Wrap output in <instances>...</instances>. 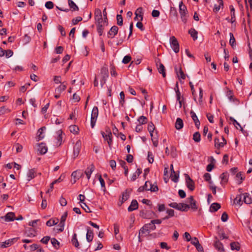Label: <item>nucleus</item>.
I'll return each mask as SVG.
<instances>
[{"instance_id": "nucleus-1", "label": "nucleus", "mask_w": 252, "mask_h": 252, "mask_svg": "<svg viewBox=\"0 0 252 252\" xmlns=\"http://www.w3.org/2000/svg\"><path fill=\"white\" fill-rule=\"evenodd\" d=\"M156 229L155 225L153 224L151 222L149 223L145 224L139 230V241H141L140 234L147 233L149 234L151 230H154Z\"/></svg>"}, {"instance_id": "nucleus-2", "label": "nucleus", "mask_w": 252, "mask_h": 252, "mask_svg": "<svg viewBox=\"0 0 252 252\" xmlns=\"http://www.w3.org/2000/svg\"><path fill=\"white\" fill-rule=\"evenodd\" d=\"M98 115V110L96 106L94 107L92 110L91 119V126L93 128L95 124Z\"/></svg>"}, {"instance_id": "nucleus-3", "label": "nucleus", "mask_w": 252, "mask_h": 252, "mask_svg": "<svg viewBox=\"0 0 252 252\" xmlns=\"http://www.w3.org/2000/svg\"><path fill=\"white\" fill-rule=\"evenodd\" d=\"M170 43L171 45V47L173 50V51L177 53L179 52V44L176 38L172 36L170 38Z\"/></svg>"}, {"instance_id": "nucleus-4", "label": "nucleus", "mask_w": 252, "mask_h": 252, "mask_svg": "<svg viewBox=\"0 0 252 252\" xmlns=\"http://www.w3.org/2000/svg\"><path fill=\"white\" fill-rule=\"evenodd\" d=\"M188 202L189 203L190 208L194 211H195L198 209V206L196 200H194L193 196H190L187 198Z\"/></svg>"}, {"instance_id": "nucleus-5", "label": "nucleus", "mask_w": 252, "mask_h": 252, "mask_svg": "<svg viewBox=\"0 0 252 252\" xmlns=\"http://www.w3.org/2000/svg\"><path fill=\"white\" fill-rule=\"evenodd\" d=\"M101 74L102 75V80L100 81L101 85L102 86L105 83V82L108 77V70L106 67H103L101 69Z\"/></svg>"}, {"instance_id": "nucleus-6", "label": "nucleus", "mask_w": 252, "mask_h": 252, "mask_svg": "<svg viewBox=\"0 0 252 252\" xmlns=\"http://www.w3.org/2000/svg\"><path fill=\"white\" fill-rule=\"evenodd\" d=\"M175 70L179 79H185L186 75L184 74L183 71L182 69V67L180 64L178 65H176L175 66Z\"/></svg>"}, {"instance_id": "nucleus-7", "label": "nucleus", "mask_w": 252, "mask_h": 252, "mask_svg": "<svg viewBox=\"0 0 252 252\" xmlns=\"http://www.w3.org/2000/svg\"><path fill=\"white\" fill-rule=\"evenodd\" d=\"M119 28L116 26H113L111 27V28L109 31L107 36L108 38H114L116 35L117 34L118 32Z\"/></svg>"}, {"instance_id": "nucleus-8", "label": "nucleus", "mask_w": 252, "mask_h": 252, "mask_svg": "<svg viewBox=\"0 0 252 252\" xmlns=\"http://www.w3.org/2000/svg\"><path fill=\"white\" fill-rule=\"evenodd\" d=\"M37 145L38 147L37 151L39 152V154L44 155L47 153L48 148L44 143L41 142Z\"/></svg>"}, {"instance_id": "nucleus-9", "label": "nucleus", "mask_w": 252, "mask_h": 252, "mask_svg": "<svg viewBox=\"0 0 252 252\" xmlns=\"http://www.w3.org/2000/svg\"><path fill=\"white\" fill-rule=\"evenodd\" d=\"M186 184L188 188L192 191L194 189V183L188 174H186Z\"/></svg>"}, {"instance_id": "nucleus-10", "label": "nucleus", "mask_w": 252, "mask_h": 252, "mask_svg": "<svg viewBox=\"0 0 252 252\" xmlns=\"http://www.w3.org/2000/svg\"><path fill=\"white\" fill-rule=\"evenodd\" d=\"M81 143L80 140L77 141L73 148V156L74 158L77 157L80 151Z\"/></svg>"}, {"instance_id": "nucleus-11", "label": "nucleus", "mask_w": 252, "mask_h": 252, "mask_svg": "<svg viewBox=\"0 0 252 252\" xmlns=\"http://www.w3.org/2000/svg\"><path fill=\"white\" fill-rule=\"evenodd\" d=\"M101 134L103 137L104 140L107 141L110 148L111 147L112 143V135L106 134L104 131H101Z\"/></svg>"}, {"instance_id": "nucleus-12", "label": "nucleus", "mask_w": 252, "mask_h": 252, "mask_svg": "<svg viewBox=\"0 0 252 252\" xmlns=\"http://www.w3.org/2000/svg\"><path fill=\"white\" fill-rule=\"evenodd\" d=\"M190 116L193 121L195 126L198 129L200 125V121H199L196 114L192 110L190 112Z\"/></svg>"}, {"instance_id": "nucleus-13", "label": "nucleus", "mask_w": 252, "mask_h": 252, "mask_svg": "<svg viewBox=\"0 0 252 252\" xmlns=\"http://www.w3.org/2000/svg\"><path fill=\"white\" fill-rule=\"evenodd\" d=\"M95 167L94 164H91L90 166L88 167L85 171V174L88 180L91 178V174L94 170Z\"/></svg>"}, {"instance_id": "nucleus-14", "label": "nucleus", "mask_w": 252, "mask_h": 252, "mask_svg": "<svg viewBox=\"0 0 252 252\" xmlns=\"http://www.w3.org/2000/svg\"><path fill=\"white\" fill-rule=\"evenodd\" d=\"M159 62V66L158 67V72L162 74L163 77H166V73L165 71V67L162 63L159 62V61L156 62L157 65L158 66V63Z\"/></svg>"}, {"instance_id": "nucleus-15", "label": "nucleus", "mask_w": 252, "mask_h": 252, "mask_svg": "<svg viewBox=\"0 0 252 252\" xmlns=\"http://www.w3.org/2000/svg\"><path fill=\"white\" fill-rule=\"evenodd\" d=\"M94 238V233L93 230H91L89 227H87V232L86 234V239L88 242L93 241Z\"/></svg>"}, {"instance_id": "nucleus-16", "label": "nucleus", "mask_w": 252, "mask_h": 252, "mask_svg": "<svg viewBox=\"0 0 252 252\" xmlns=\"http://www.w3.org/2000/svg\"><path fill=\"white\" fill-rule=\"evenodd\" d=\"M138 207V203L136 200L133 199L132 200L130 206L128 208L129 212L133 211L136 210Z\"/></svg>"}, {"instance_id": "nucleus-17", "label": "nucleus", "mask_w": 252, "mask_h": 252, "mask_svg": "<svg viewBox=\"0 0 252 252\" xmlns=\"http://www.w3.org/2000/svg\"><path fill=\"white\" fill-rule=\"evenodd\" d=\"M143 8L142 7L138 8L135 13V17L134 18L135 20H138V17L140 18V20L142 21L143 20V13H142Z\"/></svg>"}, {"instance_id": "nucleus-18", "label": "nucleus", "mask_w": 252, "mask_h": 252, "mask_svg": "<svg viewBox=\"0 0 252 252\" xmlns=\"http://www.w3.org/2000/svg\"><path fill=\"white\" fill-rule=\"evenodd\" d=\"M36 175V171L34 168L30 169L27 173L28 180L30 181L33 179Z\"/></svg>"}, {"instance_id": "nucleus-19", "label": "nucleus", "mask_w": 252, "mask_h": 252, "mask_svg": "<svg viewBox=\"0 0 252 252\" xmlns=\"http://www.w3.org/2000/svg\"><path fill=\"white\" fill-rule=\"evenodd\" d=\"M132 190L131 189H126L125 192L123 193L122 202H124L127 200L129 197V194L131 193Z\"/></svg>"}, {"instance_id": "nucleus-20", "label": "nucleus", "mask_w": 252, "mask_h": 252, "mask_svg": "<svg viewBox=\"0 0 252 252\" xmlns=\"http://www.w3.org/2000/svg\"><path fill=\"white\" fill-rule=\"evenodd\" d=\"M187 9L186 6L183 4V1L179 3V12L181 15H186Z\"/></svg>"}, {"instance_id": "nucleus-21", "label": "nucleus", "mask_w": 252, "mask_h": 252, "mask_svg": "<svg viewBox=\"0 0 252 252\" xmlns=\"http://www.w3.org/2000/svg\"><path fill=\"white\" fill-rule=\"evenodd\" d=\"M183 126H184V123H183V120L181 118H178L176 119V122L175 124V128L178 130H180L183 128Z\"/></svg>"}, {"instance_id": "nucleus-22", "label": "nucleus", "mask_w": 252, "mask_h": 252, "mask_svg": "<svg viewBox=\"0 0 252 252\" xmlns=\"http://www.w3.org/2000/svg\"><path fill=\"white\" fill-rule=\"evenodd\" d=\"M220 204L218 203H213L210 206V211L211 212H215L220 208Z\"/></svg>"}, {"instance_id": "nucleus-23", "label": "nucleus", "mask_w": 252, "mask_h": 252, "mask_svg": "<svg viewBox=\"0 0 252 252\" xmlns=\"http://www.w3.org/2000/svg\"><path fill=\"white\" fill-rule=\"evenodd\" d=\"M228 173L227 172L222 173L220 176V178L221 179V183H227L228 180Z\"/></svg>"}, {"instance_id": "nucleus-24", "label": "nucleus", "mask_w": 252, "mask_h": 252, "mask_svg": "<svg viewBox=\"0 0 252 252\" xmlns=\"http://www.w3.org/2000/svg\"><path fill=\"white\" fill-rule=\"evenodd\" d=\"M6 221H13L15 220V214L13 212H8L5 216Z\"/></svg>"}, {"instance_id": "nucleus-25", "label": "nucleus", "mask_w": 252, "mask_h": 252, "mask_svg": "<svg viewBox=\"0 0 252 252\" xmlns=\"http://www.w3.org/2000/svg\"><path fill=\"white\" fill-rule=\"evenodd\" d=\"M72 244L76 248H79V244L77 238V234L74 233L71 240Z\"/></svg>"}, {"instance_id": "nucleus-26", "label": "nucleus", "mask_w": 252, "mask_h": 252, "mask_svg": "<svg viewBox=\"0 0 252 252\" xmlns=\"http://www.w3.org/2000/svg\"><path fill=\"white\" fill-rule=\"evenodd\" d=\"M95 21L96 22V25H105L107 22V20L105 19L104 18L103 19L102 16L100 18H97L95 19Z\"/></svg>"}, {"instance_id": "nucleus-27", "label": "nucleus", "mask_w": 252, "mask_h": 252, "mask_svg": "<svg viewBox=\"0 0 252 252\" xmlns=\"http://www.w3.org/2000/svg\"><path fill=\"white\" fill-rule=\"evenodd\" d=\"M244 196V202L247 204H250L252 203V200L249 194L245 193L242 194Z\"/></svg>"}, {"instance_id": "nucleus-28", "label": "nucleus", "mask_w": 252, "mask_h": 252, "mask_svg": "<svg viewBox=\"0 0 252 252\" xmlns=\"http://www.w3.org/2000/svg\"><path fill=\"white\" fill-rule=\"evenodd\" d=\"M230 40L229 44L231 45L232 48H234L236 46V40L232 32L229 33Z\"/></svg>"}, {"instance_id": "nucleus-29", "label": "nucleus", "mask_w": 252, "mask_h": 252, "mask_svg": "<svg viewBox=\"0 0 252 252\" xmlns=\"http://www.w3.org/2000/svg\"><path fill=\"white\" fill-rule=\"evenodd\" d=\"M25 232L28 237H32L36 236L35 230L32 228H29L28 229H27Z\"/></svg>"}, {"instance_id": "nucleus-30", "label": "nucleus", "mask_w": 252, "mask_h": 252, "mask_svg": "<svg viewBox=\"0 0 252 252\" xmlns=\"http://www.w3.org/2000/svg\"><path fill=\"white\" fill-rule=\"evenodd\" d=\"M45 129H46V127L45 126H43L38 129L37 136L38 141H39L44 138V136L42 134V133Z\"/></svg>"}, {"instance_id": "nucleus-31", "label": "nucleus", "mask_w": 252, "mask_h": 252, "mask_svg": "<svg viewBox=\"0 0 252 252\" xmlns=\"http://www.w3.org/2000/svg\"><path fill=\"white\" fill-rule=\"evenodd\" d=\"M227 89L228 90L227 92H226V96L229 99L230 101H238V100L236 98H234L233 97V93L232 91L228 90V89L227 88Z\"/></svg>"}, {"instance_id": "nucleus-32", "label": "nucleus", "mask_w": 252, "mask_h": 252, "mask_svg": "<svg viewBox=\"0 0 252 252\" xmlns=\"http://www.w3.org/2000/svg\"><path fill=\"white\" fill-rule=\"evenodd\" d=\"M69 128L70 131L75 134H78L79 131V127L76 125H71Z\"/></svg>"}, {"instance_id": "nucleus-33", "label": "nucleus", "mask_w": 252, "mask_h": 252, "mask_svg": "<svg viewBox=\"0 0 252 252\" xmlns=\"http://www.w3.org/2000/svg\"><path fill=\"white\" fill-rule=\"evenodd\" d=\"M189 34L192 37L193 40H195L197 39V32L194 29H191L189 31Z\"/></svg>"}, {"instance_id": "nucleus-34", "label": "nucleus", "mask_w": 252, "mask_h": 252, "mask_svg": "<svg viewBox=\"0 0 252 252\" xmlns=\"http://www.w3.org/2000/svg\"><path fill=\"white\" fill-rule=\"evenodd\" d=\"M235 178H236V180L238 181L239 185H240L241 184H242V183L245 179V177H243V176L242 175V173L241 172H239V173H238L236 175Z\"/></svg>"}, {"instance_id": "nucleus-35", "label": "nucleus", "mask_w": 252, "mask_h": 252, "mask_svg": "<svg viewBox=\"0 0 252 252\" xmlns=\"http://www.w3.org/2000/svg\"><path fill=\"white\" fill-rule=\"evenodd\" d=\"M119 38L118 39L117 43V46H119L123 43V42L126 38V33H124V34H122L121 33V32H120L119 33Z\"/></svg>"}, {"instance_id": "nucleus-36", "label": "nucleus", "mask_w": 252, "mask_h": 252, "mask_svg": "<svg viewBox=\"0 0 252 252\" xmlns=\"http://www.w3.org/2000/svg\"><path fill=\"white\" fill-rule=\"evenodd\" d=\"M214 246L216 249L220 252H223L224 251L223 245L219 241H217L215 243Z\"/></svg>"}, {"instance_id": "nucleus-37", "label": "nucleus", "mask_w": 252, "mask_h": 252, "mask_svg": "<svg viewBox=\"0 0 252 252\" xmlns=\"http://www.w3.org/2000/svg\"><path fill=\"white\" fill-rule=\"evenodd\" d=\"M242 194H239L236 196L234 200V203L236 204H238L239 206L242 205L243 201L242 200Z\"/></svg>"}, {"instance_id": "nucleus-38", "label": "nucleus", "mask_w": 252, "mask_h": 252, "mask_svg": "<svg viewBox=\"0 0 252 252\" xmlns=\"http://www.w3.org/2000/svg\"><path fill=\"white\" fill-rule=\"evenodd\" d=\"M68 2L70 8L72 9L73 11H78V7L72 0H68Z\"/></svg>"}, {"instance_id": "nucleus-39", "label": "nucleus", "mask_w": 252, "mask_h": 252, "mask_svg": "<svg viewBox=\"0 0 252 252\" xmlns=\"http://www.w3.org/2000/svg\"><path fill=\"white\" fill-rule=\"evenodd\" d=\"M230 247L232 250L239 251L240 249V246L239 243L233 242L231 243Z\"/></svg>"}, {"instance_id": "nucleus-40", "label": "nucleus", "mask_w": 252, "mask_h": 252, "mask_svg": "<svg viewBox=\"0 0 252 252\" xmlns=\"http://www.w3.org/2000/svg\"><path fill=\"white\" fill-rule=\"evenodd\" d=\"M142 172V171L139 168H138L136 171H135V172H134L131 178V181H134L140 175V174Z\"/></svg>"}, {"instance_id": "nucleus-41", "label": "nucleus", "mask_w": 252, "mask_h": 252, "mask_svg": "<svg viewBox=\"0 0 252 252\" xmlns=\"http://www.w3.org/2000/svg\"><path fill=\"white\" fill-rule=\"evenodd\" d=\"M66 85L63 84V83L62 84L60 85L58 88L56 89L55 92L56 93H59L60 94L63 91H64L66 89Z\"/></svg>"}, {"instance_id": "nucleus-42", "label": "nucleus", "mask_w": 252, "mask_h": 252, "mask_svg": "<svg viewBox=\"0 0 252 252\" xmlns=\"http://www.w3.org/2000/svg\"><path fill=\"white\" fill-rule=\"evenodd\" d=\"M137 121L141 125L146 124L148 122L147 118L144 116L139 117Z\"/></svg>"}, {"instance_id": "nucleus-43", "label": "nucleus", "mask_w": 252, "mask_h": 252, "mask_svg": "<svg viewBox=\"0 0 252 252\" xmlns=\"http://www.w3.org/2000/svg\"><path fill=\"white\" fill-rule=\"evenodd\" d=\"M229 119L231 122H233L234 126H235V127L237 129H238V128L237 127V126H238L240 127L241 130L243 131V127L241 126L240 124L235 119H234L233 117H230Z\"/></svg>"}, {"instance_id": "nucleus-44", "label": "nucleus", "mask_w": 252, "mask_h": 252, "mask_svg": "<svg viewBox=\"0 0 252 252\" xmlns=\"http://www.w3.org/2000/svg\"><path fill=\"white\" fill-rule=\"evenodd\" d=\"M51 242L53 247L56 249H59L60 247V242L55 238L51 239Z\"/></svg>"}, {"instance_id": "nucleus-45", "label": "nucleus", "mask_w": 252, "mask_h": 252, "mask_svg": "<svg viewBox=\"0 0 252 252\" xmlns=\"http://www.w3.org/2000/svg\"><path fill=\"white\" fill-rule=\"evenodd\" d=\"M58 219H50L46 222V225L48 226H52L53 225L57 224L58 222Z\"/></svg>"}, {"instance_id": "nucleus-46", "label": "nucleus", "mask_w": 252, "mask_h": 252, "mask_svg": "<svg viewBox=\"0 0 252 252\" xmlns=\"http://www.w3.org/2000/svg\"><path fill=\"white\" fill-rule=\"evenodd\" d=\"M200 137H201V135H200V133L199 132H195L193 134V140L195 142H199L200 141Z\"/></svg>"}, {"instance_id": "nucleus-47", "label": "nucleus", "mask_w": 252, "mask_h": 252, "mask_svg": "<svg viewBox=\"0 0 252 252\" xmlns=\"http://www.w3.org/2000/svg\"><path fill=\"white\" fill-rule=\"evenodd\" d=\"M158 190V188L156 184H152L151 183H150V187L149 190L152 192H157Z\"/></svg>"}, {"instance_id": "nucleus-48", "label": "nucleus", "mask_w": 252, "mask_h": 252, "mask_svg": "<svg viewBox=\"0 0 252 252\" xmlns=\"http://www.w3.org/2000/svg\"><path fill=\"white\" fill-rule=\"evenodd\" d=\"M218 2L219 3V5H217V4H215L214 6V11L216 12L219 11L220 7L223 6V5L222 0H218Z\"/></svg>"}, {"instance_id": "nucleus-49", "label": "nucleus", "mask_w": 252, "mask_h": 252, "mask_svg": "<svg viewBox=\"0 0 252 252\" xmlns=\"http://www.w3.org/2000/svg\"><path fill=\"white\" fill-rule=\"evenodd\" d=\"M12 245L11 243V241L10 239L7 240L5 241L2 243L1 245V247L2 248H5L8 247Z\"/></svg>"}, {"instance_id": "nucleus-50", "label": "nucleus", "mask_w": 252, "mask_h": 252, "mask_svg": "<svg viewBox=\"0 0 252 252\" xmlns=\"http://www.w3.org/2000/svg\"><path fill=\"white\" fill-rule=\"evenodd\" d=\"M215 146L216 148L219 149L220 148L223 147V144L221 142H220V140L218 138H215Z\"/></svg>"}, {"instance_id": "nucleus-51", "label": "nucleus", "mask_w": 252, "mask_h": 252, "mask_svg": "<svg viewBox=\"0 0 252 252\" xmlns=\"http://www.w3.org/2000/svg\"><path fill=\"white\" fill-rule=\"evenodd\" d=\"M62 133H63V131L62 130H59L58 131H57V133L58 134V137H57V139L58 142L59 143L60 145L61 144V143L62 141V139H63Z\"/></svg>"}, {"instance_id": "nucleus-52", "label": "nucleus", "mask_w": 252, "mask_h": 252, "mask_svg": "<svg viewBox=\"0 0 252 252\" xmlns=\"http://www.w3.org/2000/svg\"><path fill=\"white\" fill-rule=\"evenodd\" d=\"M10 112V110L4 106L0 108V115H3Z\"/></svg>"}, {"instance_id": "nucleus-53", "label": "nucleus", "mask_w": 252, "mask_h": 252, "mask_svg": "<svg viewBox=\"0 0 252 252\" xmlns=\"http://www.w3.org/2000/svg\"><path fill=\"white\" fill-rule=\"evenodd\" d=\"M102 12L100 9L99 8L95 9L94 11V19L97 18H100L102 17Z\"/></svg>"}, {"instance_id": "nucleus-54", "label": "nucleus", "mask_w": 252, "mask_h": 252, "mask_svg": "<svg viewBox=\"0 0 252 252\" xmlns=\"http://www.w3.org/2000/svg\"><path fill=\"white\" fill-rule=\"evenodd\" d=\"M104 26L102 25H97V31L100 36L102 35Z\"/></svg>"}, {"instance_id": "nucleus-55", "label": "nucleus", "mask_w": 252, "mask_h": 252, "mask_svg": "<svg viewBox=\"0 0 252 252\" xmlns=\"http://www.w3.org/2000/svg\"><path fill=\"white\" fill-rule=\"evenodd\" d=\"M117 24L119 26H122L123 24V17L121 15L118 14L117 15Z\"/></svg>"}, {"instance_id": "nucleus-56", "label": "nucleus", "mask_w": 252, "mask_h": 252, "mask_svg": "<svg viewBox=\"0 0 252 252\" xmlns=\"http://www.w3.org/2000/svg\"><path fill=\"white\" fill-rule=\"evenodd\" d=\"M131 57L129 55H126L124 57V58L123 59L122 62L124 64L128 63L130 61H131Z\"/></svg>"}, {"instance_id": "nucleus-57", "label": "nucleus", "mask_w": 252, "mask_h": 252, "mask_svg": "<svg viewBox=\"0 0 252 252\" xmlns=\"http://www.w3.org/2000/svg\"><path fill=\"white\" fill-rule=\"evenodd\" d=\"M120 103L121 104L122 106L124 105V104L125 102V94L124 92H121L120 94Z\"/></svg>"}, {"instance_id": "nucleus-58", "label": "nucleus", "mask_w": 252, "mask_h": 252, "mask_svg": "<svg viewBox=\"0 0 252 252\" xmlns=\"http://www.w3.org/2000/svg\"><path fill=\"white\" fill-rule=\"evenodd\" d=\"M204 178L205 181L209 182V183L210 184L212 183V182L211 181V175L209 173H205L204 175Z\"/></svg>"}, {"instance_id": "nucleus-59", "label": "nucleus", "mask_w": 252, "mask_h": 252, "mask_svg": "<svg viewBox=\"0 0 252 252\" xmlns=\"http://www.w3.org/2000/svg\"><path fill=\"white\" fill-rule=\"evenodd\" d=\"M183 207L180 208V211L187 212L189 208V205L182 203Z\"/></svg>"}, {"instance_id": "nucleus-60", "label": "nucleus", "mask_w": 252, "mask_h": 252, "mask_svg": "<svg viewBox=\"0 0 252 252\" xmlns=\"http://www.w3.org/2000/svg\"><path fill=\"white\" fill-rule=\"evenodd\" d=\"M179 177V175L175 173V174H173L172 175H170L172 181L175 183H177L178 181Z\"/></svg>"}, {"instance_id": "nucleus-61", "label": "nucleus", "mask_w": 252, "mask_h": 252, "mask_svg": "<svg viewBox=\"0 0 252 252\" xmlns=\"http://www.w3.org/2000/svg\"><path fill=\"white\" fill-rule=\"evenodd\" d=\"M45 6L47 9H51L54 7V3L52 1H48L45 3Z\"/></svg>"}, {"instance_id": "nucleus-62", "label": "nucleus", "mask_w": 252, "mask_h": 252, "mask_svg": "<svg viewBox=\"0 0 252 252\" xmlns=\"http://www.w3.org/2000/svg\"><path fill=\"white\" fill-rule=\"evenodd\" d=\"M148 160L149 163H152L154 161V157L153 154L151 152H149L148 154Z\"/></svg>"}, {"instance_id": "nucleus-63", "label": "nucleus", "mask_w": 252, "mask_h": 252, "mask_svg": "<svg viewBox=\"0 0 252 252\" xmlns=\"http://www.w3.org/2000/svg\"><path fill=\"white\" fill-rule=\"evenodd\" d=\"M155 129V127L153 123L152 122L149 123L148 126V130L150 131L151 132H154Z\"/></svg>"}, {"instance_id": "nucleus-64", "label": "nucleus", "mask_w": 252, "mask_h": 252, "mask_svg": "<svg viewBox=\"0 0 252 252\" xmlns=\"http://www.w3.org/2000/svg\"><path fill=\"white\" fill-rule=\"evenodd\" d=\"M228 219V216L226 212H223L221 217V220L223 222H225Z\"/></svg>"}]
</instances>
